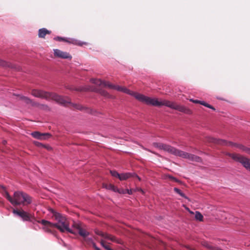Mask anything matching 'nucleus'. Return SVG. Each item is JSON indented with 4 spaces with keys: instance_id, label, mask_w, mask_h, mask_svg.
Returning <instances> with one entry per match:
<instances>
[{
    "instance_id": "obj_1",
    "label": "nucleus",
    "mask_w": 250,
    "mask_h": 250,
    "mask_svg": "<svg viewBox=\"0 0 250 250\" xmlns=\"http://www.w3.org/2000/svg\"><path fill=\"white\" fill-rule=\"evenodd\" d=\"M90 81L92 83L96 85L107 87L110 89H115L118 91L123 92L125 93L132 95L138 101L146 104L152 105L157 106L165 105L172 109L178 110L179 111L186 114H189L191 113V111L190 109L186 108L184 106L178 104L174 102H170L167 100H163L160 102L157 99L151 98L143 94L130 91L125 87L114 85L108 82L102 81L100 79H91Z\"/></svg>"
},
{
    "instance_id": "obj_2",
    "label": "nucleus",
    "mask_w": 250,
    "mask_h": 250,
    "mask_svg": "<svg viewBox=\"0 0 250 250\" xmlns=\"http://www.w3.org/2000/svg\"><path fill=\"white\" fill-rule=\"evenodd\" d=\"M31 93L33 96L37 98L44 99L46 100H53L63 106H68L71 105L75 109L80 110H85L86 112L90 114L93 113V110L90 108L83 107L81 104L71 103L70 99L68 97H62L54 93H49L38 89L32 90Z\"/></svg>"
},
{
    "instance_id": "obj_3",
    "label": "nucleus",
    "mask_w": 250,
    "mask_h": 250,
    "mask_svg": "<svg viewBox=\"0 0 250 250\" xmlns=\"http://www.w3.org/2000/svg\"><path fill=\"white\" fill-rule=\"evenodd\" d=\"M51 212L53 213L52 217L57 222L56 223H53L44 219L38 221L39 223L43 225L42 229L44 231L53 233L52 229L56 228L62 232H68L71 233H75L74 231L69 228L68 221L64 215L53 209H52Z\"/></svg>"
},
{
    "instance_id": "obj_4",
    "label": "nucleus",
    "mask_w": 250,
    "mask_h": 250,
    "mask_svg": "<svg viewBox=\"0 0 250 250\" xmlns=\"http://www.w3.org/2000/svg\"><path fill=\"white\" fill-rule=\"evenodd\" d=\"M1 188V192L2 195L14 206H28L32 202V197L25 192L16 191L14 193L13 197H12L4 187L2 186Z\"/></svg>"
},
{
    "instance_id": "obj_5",
    "label": "nucleus",
    "mask_w": 250,
    "mask_h": 250,
    "mask_svg": "<svg viewBox=\"0 0 250 250\" xmlns=\"http://www.w3.org/2000/svg\"><path fill=\"white\" fill-rule=\"evenodd\" d=\"M206 141L209 143H212L215 144L220 145L222 146H230L232 147H236L250 155V148L247 147L242 145L234 143L232 142H228L225 140L216 139L210 136H208L206 138Z\"/></svg>"
},
{
    "instance_id": "obj_6",
    "label": "nucleus",
    "mask_w": 250,
    "mask_h": 250,
    "mask_svg": "<svg viewBox=\"0 0 250 250\" xmlns=\"http://www.w3.org/2000/svg\"><path fill=\"white\" fill-rule=\"evenodd\" d=\"M206 141L209 143H212L215 144L220 145L222 146H230L232 147H236L250 155V148L247 147L242 145L234 143L232 142H228L225 140L216 139L210 136H208L206 138Z\"/></svg>"
},
{
    "instance_id": "obj_7",
    "label": "nucleus",
    "mask_w": 250,
    "mask_h": 250,
    "mask_svg": "<svg viewBox=\"0 0 250 250\" xmlns=\"http://www.w3.org/2000/svg\"><path fill=\"white\" fill-rule=\"evenodd\" d=\"M153 145L154 147L158 148L160 149L164 150L168 153L180 157L182 150L178 149L168 145L160 143H154Z\"/></svg>"
},
{
    "instance_id": "obj_8",
    "label": "nucleus",
    "mask_w": 250,
    "mask_h": 250,
    "mask_svg": "<svg viewBox=\"0 0 250 250\" xmlns=\"http://www.w3.org/2000/svg\"><path fill=\"white\" fill-rule=\"evenodd\" d=\"M54 40L56 41H58L59 42H66L68 43L73 44L74 45H77L78 46H82L83 45H88V42H81L80 41L77 40L75 39L72 38H62L60 37H57L54 38Z\"/></svg>"
},
{
    "instance_id": "obj_9",
    "label": "nucleus",
    "mask_w": 250,
    "mask_h": 250,
    "mask_svg": "<svg viewBox=\"0 0 250 250\" xmlns=\"http://www.w3.org/2000/svg\"><path fill=\"white\" fill-rule=\"evenodd\" d=\"M13 212L21 217L23 221H32V220L34 219L33 216L23 210L14 209Z\"/></svg>"
},
{
    "instance_id": "obj_10",
    "label": "nucleus",
    "mask_w": 250,
    "mask_h": 250,
    "mask_svg": "<svg viewBox=\"0 0 250 250\" xmlns=\"http://www.w3.org/2000/svg\"><path fill=\"white\" fill-rule=\"evenodd\" d=\"M180 153V157L188 159L190 161L196 162H201L202 161V159L200 157L194 154H190L183 151H181Z\"/></svg>"
},
{
    "instance_id": "obj_11",
    "label": "nucleus",
    "mask_w": 250,
    "mask_h": 250,
    "mask_svg": "<svg viewBox=\"0 0 250 250\" xmlns=\"http://www.w3.org/2000/svg\"><path fill=\"white\" fill-rule=\"evenodd\" d=\"M53 51L55 57L63 59H71L72 58L70 54L66 52H64L58 49H55Z\"/></svg>"
},
{
    "instance_id": "obj_12",
    "label": "nucleus",
    "mask_w": 250,
    "mask_h": 250,
    "mask_svg": "<svg viewBox=\"0 0 250 250\" xmlns=\"http://www.w3.org/2000/svg\"><path fill=\"white\" fill-rule=\"evenodd\" d=\"M95 233L97 234L100 235L105 239H109L112 242H117V243H121V242L120 241L117 240V239L113 235H110L107 233H104L99 230H96Z\"/></svg>"
},
{
    "instance_id": "obj_13",
    "label": "nucleus",
    "mask_w": 250,
    "mask_h": 250,
    "mask_svg": "<svg viewBox=\"0 0 250 250\" xmlns=\"http://www.w3.org/2000/svg\"><path fill=\"white\" fill-rule=\"evenodd\" d=\"M225 155L231 157L235 161L242 163L245 157L236 153H225Z\"/></svg>"
},
{
    "instance_id": "obj_14",
    "label": "nucleus",
    "mask_w": 250,
    "mask_h": 250,
    "mask_svg": "<svg viewBox=\"0 0 250 250\" xmlns=\"http://www.w3.org/2000/svg\"><path fill=\"white\" fill-rule=\"evenodd\" d=\"M31 134L35 138L41 140L45 139L46 137H49L51 136L49 133H41L38 131L34 132Z\"/></svg>"
},
{
    "instance_id": "obj_15",
    "label": "nucleus",
    "mask_w": 250,
    "mask_h": 250,
    "mask_svg": "<svg viewBox=\"0 0 250 250\" xmlns=\"http://www.w3.org/2000/svg\"><path fill=\"white\" fill-rule=\"evenodd\" d=\"M133 176H136L139 180H140V178L138 176H137L135 173H124L120 174L119 179L121 181L126 180L127 179L129 178L130 177H133Z\"/></svg>"
},
{
    "instance_id": "obj_16",
    "label": "nucleus",
    "mask_w": 250,
    "mask_h": 250,
    "mask_svg": "<svg viewBox=\"0 0 250 250\" xmlns=\"http://www.w3.org/2000/svg\"><path fill=\"white\" fill-rule=\"evenodd\" d=\"M51 33V31H49L45 28H43L39 30L38 36L39 38H44L46 35L50 34Z\"/></svg>"
},
{
    "instance_id": "obj_17",
    "label": "nucleus",
    "mask_w": 250,
    "mask_h": 250,
    "mask_svg": "<svg viewBox=\"0 0 250 250\" xmlns=\"http://www.w3.org/2000/svg\"><path fill=\"white\" fill-rule=\"evenodd\" d=\"M189 101L190 102H192V103H195V104H200L205 106H206L208 108H209L210 109H213V110H215V108H214V107H213L212 105L209 104H208L205 102L204 101H199V100H193V99H190Z\"/></svg>"
},
{
    "instance_id": "obj_18",
    "label": "nucleus",
    "mask_w": 250,
    "mask_h": 250,
    "mask_svg": "<svg viewBox=\"0 0 250 250\" xmlns=\"http://www.w3.org/2000/svg\"><path fill=\"white\" fill-rule=\"evenodd\" d=\"M20 99L25 104H30L32 106H34V105L36 104L35 102L33 101L32 100L30 99L27 97L20 96Z\"/></svg>"
},
{
    "instance_id": "obj_19",
    "label": "nucleus",
    "mask_w": 250,
    "mask_h": 250,
    "mask_svg": "<svg viewBox=\"0 0 250 250\" xmlns=\"http://www.w3.org/2000/svg\"><path fill=\"white\" fill-rule=\"evenodd\" d=\"M241 164L248 170L250 171V159L244 157Z\"/></svg>"
},
{
    "instance_id": "obj_20",
    "label": "nucleus",
    "mask_w": 250,
    "mask_h": 250,
    "mask_svg": "<svg viewBox=\"0 0 250 250\" xmlns=\"http://www.w3.org/2000/svg\"><path fill=\"white\" fill-rule=\"evenodd\" d=\"M74 232V234L78 233L81 236L83 237V238L86 237L87 236L89 235L88 232L86 231L85 229H83L82 228L79 229L77 232Z\"/></svg>"
},
{
    "instance_id": "obj_21",
    "label": "nucleus",
    "mask_w": 250,
    "mask_h": 250,
    "mask_svg": "<svg viewBox=\"0 0 250 250\" xmlns=\"http://www.w3.org/2000/svg\"><path fill=\"white\" fill-rule=\"evenodd\" d=\"M34 107H38L41 109L44 110H49V107L46 104H40L37 102H36V104L34 105Z\"/></svg>"
},
{
    "instance_id": "obj_22",
    "label": "nucleus",
    "mask_w": 250,
    "mask_h": 250,
    "mask_svg": "<svg viewBox=\"0 0 250 250\" xmlns=\"http://www.w3.org/2000/svg\"><path fill=\"white\" fill-rule=\"evenodd\" d=\"M105 188L107 189L112 190L115 192H118L119 193H121L119 190V189L115 187L114 185L112 184H109L108 185H106Z\"/></svg>"
},
{
    "instance_id": "obj_23",
    "label": "nucleus",
    "mask_w": 250,
    "mask_h": 250,
    "mask_svg": "<svg viewBox=\"0 0 250 250\" xmlns=\"http://www.w3.org/2000/svg\"><path fill=\"white\" fill-rule=\"evenodd\" d=\"M99 92L101 95L107 98H111L112 97L107 91L101 89L99 91Z\"/></svg>"
},
{
    "instance_id": "obj_24",
    "label": "nucleus",
    "mask_w": 250,
    "mask_h": 250,
    "mask_svg": "<svg viewBox=\"0 0 250 250\" xmlns=\"http://www.w3.org/2000/svg\"><path fill=\"white\" fill-rule=\"evenodd\" d=\"M35 144L36 146H38L45 148H46L47 150L51 149V147L50 146H46L45 145H43V144H42V143H40L39 142H35Z\"/></svg>"
},
{
    "instance_id": "obj_25",
    "label": "nucleus",
    "mask_w": 250,
    "mask_h": 250,
    "mask_svg": "<svg viewBox=\"0 0 250 250\" xmlns=\"http://www.w3.org/2000/svg\"><path fill=\"white\" fill-rule=\"evenodd\" d=\"M195 218L196 220L200 221H202L203 220V216L199 211H196Z\"/></svg>"
},
{
    "instance_id": "obj_26",
    "label": "nucleus",
    "mask_w": 250,
    "mask_h": 250,
    "mask_svg": "<svg viewBox=\"0 0 250 250\" xmlns=\"http://www.w3.org/2000/svg\"><path fill=\"white\" fill-rule=\"evenodd\" d=\"M174 190L178 194H179L180 196L185 198H187V197L185 196V194H184L180 189L178 188H174Z\"/></svg>"
},
{
    "instance_id": "obj_27",
    "label": "nucleus",
    "mask_w": 250,
    "mask_h": 250,
    "mask_svg": "<svg viewBox=\"0 0 250 250\" xmlns=\"http://www.w3.org/2000/svg\"><path fill=\"white\" fill-rule=\"evenodd\" d=\"M73 227L75 229H76L75 232H77L79 229H80L82 228L81 224L76 223H74V224H73Z\"/></svg>"
},
{
    "instance_id": "obj_28",
    "label": "nucleus",
    "mask_w": 250,
    "mask_h": 250,
    "mask_svg": "<svg viewBox=\"0 0 250 250\" xmlns=\"http://www.w3.org/2000/svg\"><path fill=\"white\" fill-rule=\"evenodd\" d=\"M111 175L115 177L119 178L120 174L115 170H110V171Z\"/></svg>"
},
{
    "instance_id": "obj_29",
    "label": "nucleus",
    "mask_w": 250,
    "mask_h": 250,
    "mask_svg": "<svg viewBox=\"0 0 250 250\" xmlns=\"http://www.w3.org/2000/svg\"><path fill=\"white\" fill-rule=\"evenodd\" d=\"M167 178L171 181H173V182H178L179 181L176 179L175 177L172 176H170V175H168L167 176Z\"/></svg>"
},
{
    "instance_id": "obj_30",
    "label": "nucleus",
    "mask_w": 250,
    "mask_h": 250,
    "mask_svg": "<svg viewBox=\"0 0 250 250\" xmlns=\"http://www.w3.org/2000/svg\"><path fill=\"white\" fill-rule=\"evenodd\" d=\"M119 190L121 192V193L124 194L126 193L125 190H124L123 189H119Z\"/></svg>"
},
{
    "instance_id": "obj_31",
    "label": "nucleus",
    "mask_w": 250,
    "mask_h": 250,
    "mask_svg": "<svg viewBox=\"0 0 250 250\" xmlns=\"http://www.w3.org/2000/svg\"><path fill=\"white\" fill-rule=\"evenodd\" d=\"M126 193H127L129 194H132L131 190H129L128 189H125Z\"/></svg>"
},
{
    "instance_id": "obj_32",
    "label": "nucleus",
    "mask_w": 250,
    "mask_h": 250,
    "mask_svg": "<svg viewBox=\"0 0 250 250\" xmlns=\"http://www.w3.org/2000/svg\"><path fill=\"white\" fill-rule=\"evenodd\" d=\"M93 247L95 248V250H101L99 248L96 246L95 244H93Z\"/></svg>"
},
{
    "instance_id": "obj_33",
    "label": "nucleus",
    "mask_w": 250,
    "mask_h": 250,
    "mask_svg": "<svg viewBox=\"0 0 250 250\" xmlns=\"http://www.w3.org/2000/svg\"><path fill=\"white\" fill-rule=\"evenodd\" d=\"M4 62L0 60V65H4Z\"/></svg>"
},
{
    "instance_id": "obj_34",
    "label": "nucleus",
    "mask_w": 250,
    "mask_h": 250,
    "mask_svg": "<svg viewBox=\"0 0 250 250\" xmlns=\"http://www.w3.org/2000/svg\"><path fill=\"white\" fill-rule=\"evenodd\" d=\"M6 141H3V144L4 145H5V144H6Z\"/></svg>"
},
{
    "instance_id": "obj_35",
    "label": "nucleus",
    "mask_w": 250,
    "mask_h": 250,
    "mask_svg": "<svg viewBox=\"0 0 250 250\" xmlns=\"http://www.w3.org/2000/svg\"><path fill=\"white\" fill-rule=\"evenodd\" d=\"M76 90L82 91V90H83V89H76Z\"/></svg>"
}]
</instances>
